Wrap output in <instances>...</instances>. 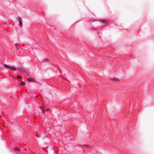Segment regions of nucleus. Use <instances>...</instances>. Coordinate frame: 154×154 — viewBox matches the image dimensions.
<instances>
[{"instance_id": "nucleus-1", "label": "nucleus", "mask_w": 154, "mask_h": 154, "mask_svg": "<svg viewBox=\"0 0 154 154\" xmlns=\"http://www.w3.org/2000/svg\"><path fill=\"white\" fill-rule=\"evenodd\" d=\"M25 80L24 79H23V80H21V82L20 84V85H25Z\"/></svg>"}, {"instance_id": "nucleus-2", "label": "nucleus", "mask_w": 154, "mask_h": 154, "mask_svg": "<svg viewBox=\"0 0 154 154\" xmlns=\"http://www.w3.org/2000/svg\"><path fill=\"white\" fill-rule=\"evenodd\" d=\"M112 81H120V80L119 79H118V78H114L112 80Z\"/></svg>"}, {"instance_id": "nucleus-3", "label": "nucleus", "mask_w": 154, "mask_h": 154, "mask_svg": "<svg viewBox=\"0 0 154 154\" xmlns=\"http://www.w3.org/2000/svg\"><path fill=\"white\" fill-rule=\"evenodd\" d=\"M28 80L30 82H34V79H32L31 78H29L28 79Z\"/></svg>"}, {"instance_id": "nucleus-4", "label": "nucleus", "mask_w": 154, "mask_h": 154, "mask_svg": "<svg viewBox=\"0 0 154 154\" xmlns=\"http://www.w3.org/2000/svg\"><path fill=\"white\" fill-rule=\"evenodd\" d=\"M19 150H20V149L16 148H15L14 151L15 152H16L17 153H19Z\"/></svg>"}, {"instance_id": "nucleus-5", "label": "nucleus", "mask_w": 154, "mask_h": 154, "mask_svg": "<svg viewBox=\"0 0 154 154\" xmlns=\"http://www.w3.org/2000/svg\"><path fill=\"white\" fill-rule=\"evenodd\" d=\"M4 66H5V68H8V69H10L11 68V67H10V66L7 65L6 64H5L4 65Z\"/></svg>"}, {"instance_id": "nucleus-6", "label": "nucleus", "mask_w": 154, "mask_h": 154, "mask_svg": "<svg viewBox=\"0 0 154 154\" xmlns=\"http://www.w3.org/2000/svg\"><path fill=\"white\" fill-rule=\"evenodd\" d=\"M19 25L21 27L22 25V22L20 20H19Z\"/></svg>"}, {"instance_id": "nucleus-7", "label": "nucleus", "mask_w": 154, "mask_h": 154, "mask_svg": "<svg viewBox=\"0 0 154 154\" xmlns=\"http://www.w3.org/2000/svg\"><path fill=\"white\" fill-rule=\"evenodd\" d=\"M12 70H16V68L15 67H13L10 68Z\"/></svg>"}, {"instance_id": "nucleus-8", "label": "nucleus", "mask_w": 154, "mask_h": 154, "mask_svg": "<svg viewBox=\"0 0 154 154\" xmlns=\"http://www.w3.org/2000/svg\"><path fill=\"white\" fill-rule=\"evenodd\" d=\"M17 78L18 79H21V77L19 75H17Z\"/></svg>"}, {"instance_id": "nucleus-9", "label": "nucleus", "mask_w": 154, "mask_h": 154, "mask_svg": "<svg viewBox=\"0 0 154 154\" xmlns=\"http://www.w3.org/2000/svg\"><path fill=\"white\" fill-rule=\"evenodd\" d=\"M100 20L102 22H104L105 21V20Z\"/></svg>"}, {"instance_id": "nucleus-10", "label": "nucleus", "mask_w": 154, "mask_h": 154, "mask_svg": "<svg viewBox=\"0 0 154 154\" xmlns=\"http://www.w3.org/2000/svg\"><path fill=\"white\" fill-rule=\"evenodd\" d=\"M84 146L86 147H88V146L87 145H84Z\"/></svg>"}, {"instance_id": "nucleus-11", "label": "nucleus", "mask_w": 154, "mask_h": 154, "mask_svg": "<svg viewBox=\"0 0 154 154\" xmlns=\"http://www.w3.org/2000/svg\"><path fill=\"white\" fill-rule=\"evenodd\" d=\"M42 112H43V113H44L45 112V111H44V110H42Z\"/></svg>"}, {"instance_id": "nucleus-12", "label": "nucleus", "mask_w": 154, "mask_h": 154, "mask_svg": "<svg viewBox=\"0 0 154 154\" xmlns=\"http://www.w3.org/2000/svg\"><path fill=\"white\" fill-rule=\"evenodd\" d=\"M46 110H49V109H45Z\"/></svg>"}, {"instance_id": "nucleus-13", "label": "nucleus", "mask_w": 154, "mask_h": 154, "mask_svg": "<svg viewBox=\"0 0 154 154\" xmlns=\"http://www.w3.org/2000/svg\"><path fill=\"white\" fill-rule=\"evenodd\" d=\"M40 107L43 108V107H43V106H41V107Z\"/></svg>"}, {"instance_id": "nucleus-14", "label": "nucleus", "mask_w": 154, "mask_h": 154, "mask_svg": "<svg viewBox=\"0 0 154 154\" xmlns=\"http://www.w3.org/2000/svg\"><path fill=\"white\" fill-rule=\"evenodd\" d=\"M46 60H48V59H46Z\"/></svg>"}, {"instance_id": "nucleus-15", "label": "nucleus", "mask_w": 154, "mask_h": 154, "mask_svg": "<svg viewBox=\"0 0 154 154\" xmlns=\"http://www.w3.org/2000/svg\"><path fill=\"white\" fill-rule=\"evenodd\" d=\"M36 135L37 136V137H38V135L37 134Z\"/></svg>"}]
</instances>
